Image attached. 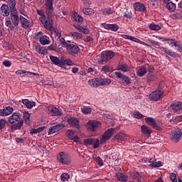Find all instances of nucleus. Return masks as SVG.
I'll list each match as a JSON object with an SVG mask.
<instances>
[{"label": "nucleus", "instance_id": "obj_1", "mask_svg": "<svg viewBox=\"0 0 182 182\" xmlns=\"http://www.w3.org/2000/svg\"><path fill=\"white\" fill-rule=\"evenodd\" d=\"M9 123L11 125V130H19L22 126H23V119H22V115L21 113L16 112L9 117Z\"/></svg>", "mask_w": 182, "mask_h": 182}, {"label": "nucleus", "instance_id": "obj_2", "mask_svg": "<svg viewBox=\"0 0 182 182\" xmlns=\"http://www.w3.org/2000/svg\"><path fill=\"white\" fill-rule=\"evenodd\" d=\"M38 15H40L39 21L41 22L42 25H43L44 28L47 29V31H52L53 29L52 16H48L46 18V16H45V13L42 10H37Z\"/></svg>", "mask_w": 182, "mask_h": 182}, {"label": "nucleus", "instance_id": "obj_3", "mask_svg": "<svg viewBox=\"0 0 182 182\" xmlns=\"http://www.w3.org/2000/svg\"><path fill=\"white\" fill-rule=\"evenodd\" d=\"M112 83V80L109 78H93L88 81V84L92 87H99V86H107Z\"/></svg>", "mask_w": 182, "mask_h": 182}, {"label": "nucleus", "instance_id": "obj_4", "mask_svg": "<svg viewBox=\"0 0 182 182\" xmlns=\"http://www.w3.org/2000/svg\"><path fill=\"white\" fill-rule=\"evenodd\" d=\"M57 160L61 164H70L72 163V159H70V156L65 152H60L57 155Z\"/></svg>", "mask_w": 182, "mask_h": 182}, {"label": "nucleus", "instance_id": "obj_5", "mask_svg": "<svg viewBox=\"0 0 182 182\" xmlns=\"http://www.w3.org/2000/svg\"><path fill=\"white\" fill-rule=\"evenodd\" d=\"M164 91L155 90L149 94V97L152 102H159L160 99L163 98Z\"/></svg>", "mask_w": 182, "mask_h": 182}, {"label": "nucleus", "instance_id": "obj_6", "mask_svg": "<svg viewBox=\"0 0 182 182\" xmlns=\"http://www.w3.org/2000/svg\"><path fill=\"white\" fill-rule=\"evenodd\" d=\"M99 126H100V122L96 120H90L86 124V127L89 132H96L99 129Z\"/></svg>", "mask_w": 182, "mask_h": 182}, {"label": "nucleus", "instance_id": "obj_7", "mask_svg": "<svg viewBox=\"0 0 182 182\" xmlns=\"http://www.w3.org/2000/svg\"><path fill=\"white\" fill-rule=\"evenodd\" d=\"M10 19L14 26H19V22H21V17H19V12H18V11L11 12Z\"/></svg>", "mask_w": 182, "mask_h": 182}, {"label": "nucleus", "instance_id": "obj_8", "mask_svg": "<svg viewBox=\"0 0 182 182\" xmlns=\"http://www.w3.org/2000/svg\"><path fill=\"white\" fill-rule=\"evenodd\" d=\"M46 15L47 16H52L53 12V0H46Z\"/></svg>", "mask_w": 182, "mask_h": 182}, {"label": "nucleus", "instance_id": "obj_9", "mask_svg": "<svg viewBox=\"0 0 182 182\" xmlns=\"http://www.w3.org/2000/svg\"><path fill=\"white\" fill-rule=\"evenodd\" d=\"M66 45V49L68 52L70 53V55H77L79 52H80V48H79V46L75 44H65Z\"/></svg>", "mask_w": 182, "mask_h": 182}, {"label": "nucleus", "instance_id": "obj_10", "mask_svg": "<svg viewBox=\"0 0 182 182\" xmlns=\"http://www.w3.org/2000/svg\"><path fill=\"white\" fill-rule=\"evenodd\" d=\"M121 36L123 38V39H127L128 41H132V42H136V43H140L141 45H144V46H147L148 48H150V45L144 43V41H140V39L137 38L124 34L121 35Z\"/></svg>", "mask_w": 182, "mask_h": 182}, {"label": "nucleus", "instance_id": "obj_11", "mask_svg": "<svg viewBox=\"0 0 182 182\" xmlns=\"http://www.w3.org/2000/svg\"><path fill=\"white\" fill-rule=\"evenodd\" d=\"M101 58L102 62H107L110 59L114 58V52L112 50H107L101 53Z\"/></svg>", "mask_w": 182, "mask_h": 182}, {"label": "nucleus", "instance_id": "obj_12", "mask_svg": "<svg viewBox=\"0 0 182 182\" xmlns=\"http://www.w3.org/2000/svg\"><path fill=\"white\" fill-rule=\"evenodd\" d=\"M181 129L173 131L170 135L171 140H173L174 143H178V141H180V139H181Z\"/></svg>", "mask_w": 182, "mask_h": 182}, {"label": "nucleus", "instance_id": "obj_13", "mask_svg": "<svg viewBox=\"0 0 182 182\" xmlns=\"http://www.w3.org/2000/svg\"><path fill=\"white\" fill-rule=\"evenodd\" d=\"M145 122L146 123H147V124L151 126L153 129H155V130H162L161 127H160V125H159L157 122H156V120H154V119H153L152 117H146L145 119Z\"/></svg>", "mask_w": 182, "mask_h": 182}, {"label": "nucleus", "instance_id": "obj_14", "mask_svg": "<svg viewBox=\"0 0 182 182\" xmlns=\"http://www.w3.org/2000/svg\"><path fill=\"white\" fill-rule=\"evenodd\" d=\"M48 113L50 116H62L63 113L58 108L53 105H50L48 107Z\"/></svg>", "mask_w": 182, "mask_h": 182}, {"label": "nucleus", "instance_id": "obj_15", "mask_svg": "<svg viewBox=\"0 0 182 182\" xmlns=\"http://www.w3.org/2000/svg\"><path fill=\"white\" fill-rule=\"evenodd\" d=\"M113 133H114V128H110L105 131L101 139V142L105 143V141H107L113 136Z\"/></svg>", "mask_w": 182, "mask_h": 182}, {"label": "nucleus", "instance_id": "obj_16", "mask_svg": "<svg viewBox=\"0 0 182 182\" xmlns=\"http://www.w3.org/2000/svg\"><path fill=\"white\" fill-rule=\"evenodd\" d=\"M64 127H65V125L63 124H58L52 126L48 129V136H50V134H53L54 133H56L62 130V129H63Z\"/></svg>", "mask_w": 182, "mask_h": 182}, {"label": "nucleus", "instance_id": "obj_17", "mask_svg": "<svg viewBox=\"0 0 182 182\" xmlns=\"http://www.w3.org/2000/svg\"><path fill=\"white\" fill-rule=\"evenodd\" d=\"M102 28L107 29V31H112V32H117L119 31V26L117 24H107L106 23H102L101 24Z\"/></svg>", "mask_w": 182, "mask_h": 182}, {"label": "nucleus", "instance_id": "obj_18", "mask_svg": "<svg viewBox=\"0 0 182 182\" xmlns=\"http://www.w3.org/2000/svg\"><path fill=\"white\" fill-rule=\"evenodd\" d=\"M149 163H151L149 166L151 168H158L161 167V161H156V157L152 156L148 159Z\"/></svg>", "mask_w": 182, "mask_h": 182}, {"label": "nucleus", "instance_id": "obj_19", "mask_svg": "<svg viewBox=\"0 0 182 182\" xmlns=\"http://www.w3.org/2000/svg\"><path fill=\"white\" fill-rule=\"evenodd\" d=\"M0 11L2 16L8 17L9 15H11V9L6 4H2Z\"/></svg>", "mask_w": 182, "mask_h": 182}, {"label": "nucleus", "instance_id": "obj_20", "mask_svg": "<svg viewBox=\"0 0 182 182\" xmlns=\"http://www.w3.org/2000/svg\"><path fill=\"white\" fill-rule=\"evenodd\" d=\"M127 136L126 134L123 132H120L117 134L114 138V141H117V143H122V141H126Z\"/></svg>", "mask_w": 182, "mask_h": 182}, {"label": "nucleus", "instance_id": "obj_21", "mask_svg": "<svg viewBox=\"0 0 182 182\" xmlns=\"http://www.w3.org/2000/svg\"><path fill=\"white\" fill-rule=\"evenodd\" d=\"M68 124L70 127H73L74 129H77L79 130V119L77 118H70L68 120Z\"/></svg>", "mask_w": 182, "mask_h": 182}, {"label": "nucleus", "instance_id": "obj_22", "mask_svg": "<svg viewBox=\"0 0 182 182\" xmlns=\"http://www.w3.org/2000/svg\"><path fill=\"white\" fill-rule=\"evenodd\" d=\"M161 50H162V52H164L165 53H166V55H168L171 58H178L179 56L178 53H176V52L173 51V50L170 48L161 47Z\"/></svg>", "mask_w": 182, "mask_h": 182}, {"label": "nucleus", "instance_id": "obj_23", "mask_svg": "<svg viewBox=\"0 0 182 182\" xmlns=\"http://www.w3.org/2000/svg\"><path fill=\"white\" fill-rule=\"evenodd\" d=\"M20 22L21 24V28H23V29H28L31 26V21L23 16H20Z\"/></svg>", "mask_w": 182, "mask_h": 182}, {"label": "nucleus", "instance_id": "obj_24", "mask_svg": "<svg viewBox=\"0 0 182 182\" xmlns=\"http://www.w3.org/2000/svg\"><path fill=\"white\" fill-rule=\"evenodd\" d=\"M50 60H51L53 65H55V66H60V68H62V65H63L62 63V58L59 59V58L56 56L50 55Z\"/></svg>", "mask_w": 182, "mask_h": 182}, {"label": "nucleus", "instance_id": "obj_25", "mask_svg": "<svg viewBox=\"0 0 182 182\" xmlns=\"http://www.w3.org/2000/svg\"><path fill=\"white\" fill-rule=\"evenodd\" d=\"M134 9L135 11H137V12H144V11H146V6L137 1L134 4Z\"/></svg>", "mask_w": 182, "mask_h": 182}, {"label": "nucleus", "instance_id": "obj_26", "mask_svg": "<svg viewBox=\"0 0 182 182\" xmlns=\"http://www.w3.org/2000/svg\"><path fill=\"white\" fill-rule=\"evenodd\" d=\"M71 19L74 22H77V23H82L83 22V17L76 12L73 14Z\"/></svg>", "mask_w": 182, "mask_h": 182}, {"label": "nucleus", "instance_id": "obj_27", "mask_svg": "<svg viewBox=\"0 0 182 182\" xmlns=\"http://www.w3.org/2000/svg\"><path fill=\"white\" fill-rule=\"evenodd\" d=\"M116 178L118 180V181L127 182V180H129V176L124 175L122 172H117L116 173Z\"/></svg>", "mask_w": 182, "mask_h": 182}, {"label": "nucleus", "instance_id": "obj_28", "mask_svg": "<svg viewBox=\"0 0 182 182\" xmlns=\"http://www.w3.org/2000/svg\"><path fill=\"white\" fill-rule=\"evenodd\" d=\"M9 4V8L10 9V12H16V0H7Z\"/></svg>", "mask_w": 182, "mask_h": 182}, {"label": "nucleus", "instance_id": "obj_29", "mask_svg": "<svg viewBox=\"0 0 182 182\" xmlns=\"http://www.w3.org/2000/svg\"><path fill=\"white\" fill-rule=\"evenodd\" d=\"M23 105L27 107V109H32V107H35L36 106V102H31L28 99H25L22 100Z\"/></svg>", "mask_w": 182, "mask_h": 182}, {"label": "nucleus", "instance_id": "obj_30", "mask_svg": "<svg viewBox=\"0 0 182 182\" xmlns=\"http://www.w3.org/2000/svg\"><path fill=\"white\" fill-rule=\"evenodd\" d=\"M171 108L176 113V112H180L182 109V105L180 102H174L171 105Z\"/></svg>", "mask_w": 182, "mask_h": 182}, {"label": "nucleus", "instance_id": "obj_31", "mask_svg": "<svg viewBox=\"0 0 182 182\" xmlns=\"http://www.w3.org/2000/svg\"><path fill=\"white\" fill-rule=\"evenodd\" d=\"M117 70H121L122 72H130V67L127 64L122 63L119 64L117 67Z\"/></svg>", "mask_w": 182, "mask_h": 182}, {"label": "nucleus", "instance_id": "obj_32", "mask_svg": "<svg viewBox=\"0 0 182 182\" xmlns=\"http://www.w3.org/2000/svg\"><path fill=\"white\" fill-rule=\"evenodd\" d=\"M16 75H21V77H25V76H28V75H36V73H31L29 71H25L22 70H18L16 71Z\"/></svg>", "mask_w": 182, "mask_h": 182}, {"label": "nucleus", "instance_id": "obj_33", "mask_svg": "<svg viewBox=\"0 0 182 182\" xmlns=\"http://www.w3.org/2000/svg\"><path fill=\"white\" fill-rule=\"evenodd\" d=\"M70 35L75 41H82V38H83V36L77 32H71L70 33Z\"/></svg>", "mask_w": 182, "mask_h": 182}, {"label": "nucleus", "instance_id": "obj_34", "mask_svg": "<svg viewBox=\"0 0 182 182\" xmlns=\"http://www.w3.org/2000/svg\"><path fill=\"white\" fill-rule=\"evenodd\" d=\"M23 119L26 124H28V126L31 125V114H29V112H24L23 115Z\"/></svg>", "mask_w": 182, "mask_h": 182}, {"label": "nucleus", "instance_id": "obj_35", "mask_svg": "<svg viewBox=\"0 0 182 182\" xmlns=\"http://www.w3.org/2000/svg\"><path fill=\"white\" fill-rule=\"evenodd\" d=\"M132 180H135L136 181H141V174L139 172H133L130 174Z\"/></svg>", "mask_w": 182, "mask_h": 182}, {"label": "nucleus", "instance_id": "obj_36", "mask_svg": "<svg viewBox=\"0 0 182 182\" xmlns=\"http://www.w3.org/2000/svg\"><path fill=\"white\" fill-rule=\"evenodd\" d=\"M147 73V68L144 66H141L137 71V76L139 77H143Z\"/></svg>", "mask_w": 182, "mask_h": 182}, {"label": "nucleus", "instance_id": "obj_37", "mask_svg": "<svg viewBox=\"0 0 182 182\" xmlns=\"http://www.w3.org/2000/svg\"><path fill=\"white\" fill-rule=\"evenodd\" d=\"M141 130L145 136H150L151 134V130L146 125L141 126Z\"/></svg>", "mask_w": 182, "mask_h": 182}, {"label": "nucleus", "instance_id": "obj_38", "mask_svg": "<svg viewBox=\"0 0 182 182\" xmlns=\"http://www.w3.org/2000/svg\"><path fill=\"white\" fill-rule=\"evenodd\" d=\"M81 112L83 114H90L92 113V107L83 105L81 107Z\"/></svg>", "mask_w": 182, "mask_h": 182}, {"label": "nucleus", "instance_id": "obj_39", "mask_svg": "<svg viewBox=\"0 0 182 182\" xmlns=\"http://www.w3.org/2000/svg\"><path fill=\"white\" fill-rule=\"evenodd\" d=\"M101 72H105V73H109L110 72H113V66L105 65L102 68Z\"/></svg>", "mask_w": 182, "mask_h": 182}, {"label": "nucleus", "instance_id": "obj_40", "mask_svg": "<svg viewBox=\"0 0 182 182\" xmlns=\"http://www.w3.org/2000/svg\"><path fill=\"white\" fill-rule=\"evenodd\" d=\"M92 160L94 161H96L97 164L102 167V166H104L103 159L100 158V156H92Z\"/></svg>", "mask_w": 182, "mask_h": 182}, {"label": "nucleus", "instance_id": "obj_41", "mask_svg": "<svg viewBox=\"0 0 182 182\" xmlns=\"http://www.w3.org/2000/svg\"><path fill=\"white\" fill-rule=\"evenodd\" d=\"M46 129V127H40L37 129H32L30 131L31 134H36V133H41V132H43Z\"/></svg>", "mask_w": 182, "mask_h": 182}, {"label": "nucleus", "instance_id": "obj_42", "mask_svg": "<svg viewBox=\"0 0 182 182\" xmlns=\"http://www.w3.org/2000/svg\"><path fill=\"white\" fill-rule=\"evenodd\" d=\"M166 8L168 9V11H171V12H174L176 11V4L170 1L166 4Z\"/></svg>", "mask_w": 182, "mask_h": 182}, {"label": "nucleus", "instance_id": "obj_43", "mask_svg": "<svg viewBox=\"0 0 182 182\" xmlns=\"http://www.w3.org/2000/svg\"><path fill=\"white\" fill-rule=\"evenodd\" d=\"M164 42H167L168 44H169L170 46H176L177 41L176 39H171V38H165L164 40Z\"/></svg>", "mask_w": 182, "mask_h": 182}, {"label": "nucleus", "instance_id": "obj_44", "mask_svg": "<svg viewBox=\"0 0 182 182\" xmlns=\"http://www.w3.org/2000/svg\"><path fill=\"white\" fill-rule=\"evenodd\" d=\"M40 43L41 45H49V43H50V41L48 40V37L46 36H44L40 38Z\"/></svg>", "mask_w": 182, "mask_h": 182}, {"label": "nucleus", "instance_id": "obj_45", "mask_svg": "<svg viewBox=\"0 0 182 182\" xmlns=\"http://www.w3.org/2000/svg\"><path fill=\"white\" fill-rule=\"evenodd\" d=\"M82 12L85 15H93V14H95V10L90 8H84L82 9Z\"/></svg>", "mask_w": 182, "mask_h": 182}, {"label": "nucleus", "instance_id": "obj_46", "mask_svg": "<svg viewBox=\"0 0 182 182\" xmlns=\"http://www.w3.org/2000/svg\"><path fill=\"white\" fill-rule=\"evenodd\" d=\"M62 63H63V65H61V68H65L66 65L68 66H72L73 65V63L70 59H65V60L62 59Z\"/></svg>", "mask_w": 182, "mask_h": 182}, {"label": "nucleus", "instance_id": "obj_47", "mask_svg": "<svg viewBox=\"0 0 182 182\" xmlns=\"http://www.w3.org/2000/svg\"><path fill=\"white\" fill-rule=\"evenodd\" d=\"M5 26L10 29V31H14V29H15V26H14V24L12 23V21L11 20H7L5 22Z\"/></svg>", "mask_w": 182, "mask_h": 182}, {"label": "nucleus", "instance_id": "obj_48", "mask_svg": "<svg viewBox=\"0 0 182 182\" xmlns=\"http://www.w3.org/2000/svg\"><path fill=\"white\" fill-rule=\"evenodd\" d=\"M148 42H149V43H151L154 48H156V49H160V43H159V41H156L151 39H148Z\"/></svg>", "mask_w": 182, "mask_h": 182}, {"label": "nucleus", "instance_id": "obj_49", "mask_svg": "<svg viewBox=\"0 0 182 182\" xmlns=\"http://www.w3.org/2000/svg\"><path fill=\"white\" fill-rule=\"evenodd\" d=\"M149 28L151 29V31H160L161 29L160 26L155 24L154 23H151Z\"/></svg>", "mask_w": 182, "mask_h": 182}, {"label": "nucleus", "instance_id": "obj_50", "mask_svg": "<svg viewBox=\"0 0 182 182\" xmlns=\"http://www.w3.org/2000/svg\"><path fill=\"white\" fill-rule=\"evenodd\" d=\"M70 178V176L68 173H63L60 176L61 181H68Z\"/></svg>", "mask_w": 182, "mask_h": 182}, {"label": "nucleus", "instance_id": "obj_51", "mask_svg": "<svg viewBox=\"0 0 182 182\" xmlns=\"http://www.w3.org/2000/svg\"><path fill=\"white\" fill-rule=\"evenodd\" d=\"M114 12V11L111 8H106L103 10L102 14L103 15H112Z\"/></svg>", "mask_w": 182, "mask_h": 182}, {"label": "nucleus", "instance_id": "obj_52", "mask_svg": "<svg viewBox=\"0 0 182 182\" xmlns=\"http://www.w3.org/2000/svg\"><path fill=\"white\" fill-rule=\"evenodd\" d=\"M6 116H9V114H12V112H14V108L12 107H7L4 108Z\"/></svg>", "mask_w": 182, "mask_h": 182}, {"label": "nucleus", "instance_id": "obj_53", "mask_svg": "<svg viewBox=\"0 0 182 182\" xmlns=\"http://www.w3.org/2000/svg\"><path fill=\"white\" fill-rule=\"evenodd\" d=\"M122 79L126 83V85H130V83H132V79L125 75H124Z\"/></svg>", "mask_w": 182, "mask_h": 182}, {"label": "nucleus", "instance_id": "obj_54", "mask_svg": "<svg viewBox=\"0 0 182 182\" xmlns=\"http://www.w3.org/2000/svg\"><path fill=\"white\" fill-rule=\"evenodd\" d=\"M93 141H94V139H92V138H90V139H85L84 141V144L85 146H92L93 145Z\"/></svg>", "mask_w": 182, "mask_h": 182}, {"label": "nucleus", "instance_id": "obj_55", "mask_svg": "<svg viewBox=\"0 0 182 182\" xmlns=\"http://www.w3.org/2000/svg\"><path fill=\"white\" fill-rule=\"evenodd\" d=\"M133 14L132 11H127L124 13V18L127 19H132Z\"/></svg>", "mask_w": 182, "mask_h": 182}, {"label": "nucleus", "instance_id": "obj_56", "mask_svg": "<svg viewBox=\"0 0 182 182\" xmlns=\"http://www.w3.org/2000/svg\"><path fill=\"white\" fill-rule=\"evenodd\" d=\"M176 50L182 54V43L178 41L175 46Z\"/></svg>", "mask_w": 182, "mask_h": 182}, {"label": "nucleus", "instance_id": "obj_57", "mask_svg": "<svg viewBox=\"0 0 182 182\" xmlns=\"http://www.w3.org/2000/svg\"><path fill=\"white\" fill-rule=\"evenodd\" d=\"M134 117H135V119H143L144 117V115H143L139 111H136L134 112Z\"/></svg>", "mask_w": 182, "mask_h": 182}, {"label": "nucleus", "instance_id": "obj_58", "mask_svg": "<svg viewBox=\"0 0 182 182\" xmlns=\"http://www.w3.org/2000/svg\"><path fill=\"white\" fill-rule=\"evenodd\" d=\"M165 86H166V84H164V81H161L159 82V85L156 90H159L160 92H164L163 90L164 89Z\"/></svg>", "mask_w": 182, "mask_h": 182}, {"label": "nucleus", "instance_id": "obj_59", "mask_svg": "<svg viewBox=\"0 0 182 182\" xmlns=\"http://www.w3.org/2000/svg\"><path fill=\"white\" fill-rule=\"evenodd\" d=\"M66 136L70 139V140L73 137V135L75 134V131L72 129H68L66 132Z\"/></svg>", "mask_w": 182, "mask_h": 182}, {"label": "nucleus", "instance_id": "obj_60", "mask_svg": "<svg viewBox=\"0 0 182 182\" xmlns=\"http://www.w3.org/2000/svg\"><path fill=\"white\" fill-rule=\"evenodd\" d=\"M8 122H6V119H0V130H2L6 126V124Z\"/></svg>", "mask_w": 182, "mask_h": 182}, {"label": "nucleus", "instance_id": "obj_61", "mask_svg": "<svg viewBox=\"0 0 182 182\" xmlns=\"http://www.w3.org/2000/svg\"><path fill=\"white\" fill-rule=\"evenodd\" d=\"M100 146V141L99 139H95L93 141L92 146L94 149H97Z\"/></svg>", "mask_w": 182, "mask_h": 182}, {"label": "nucleus", "instance_id": "obj_62", "mask_svg": "<svg viewBox=\"0 0 182 182\" xmlns=\"http://www.w3.org/2000/svg\"><path fill=\"white\" fill-rule=\"evenodd\" d=\"M59 39V42L61 45H63V48H66V45H69V43H66V41H65L64 38H60Z\"/></svg>", "mask_w": 182, "mask_h": 182}, {"label": "nucleus", "instance_id": "obj_63", "mask_svg": "<svg viewBox=\"0 0 182 182\" xmlns=\"http://www.w3.org/2000/svg\"><path fill=\"white\" fill-rule=\"evenodd\" d=\"M170 178H171V181L177 182V176L176 175V173H171L170 174Z\"/></svg>", "mask_w": 182, "mask_h": 182}, {"label": "nucleus", "instance_id": "obj_64", "mask_svg": "<svg viewBox=\"0 0 182 182\" xmlns=\"http://www.w3.org/2000/svg\"><path fill=\"white\" fill-rule=\"evenodd\" d=\"M147 80H148V82H153V81L156 80V77L153 75L149 74L147 75Z\"/></svg>", "mask_w": 182, "mask_h": 182}]
</instances>
